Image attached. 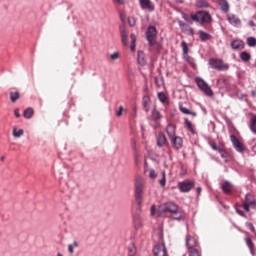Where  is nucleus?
I'll list each match as a JSON object with an SVG mask.
<instances>
[{"label":"nucleus","mask_w":256,"mask_h":256,"mask_svg":"<svg viewBox=\"0 0 256 256\" xmlns=\"http://www.w3.org/2000/svg\"><path fill=\"white\" fill-rule=\"evenodd\" d=\"M163 213H170L172 219H175L176 221H180V219H183L184 217L183 211L179 210V206L174 202L162 204L159 208L158 217H161Z\"/></svg>","instance_id":"nucleus-1"},{"label":"nucleus","mask_w":256,"mask_h":256,"mask_svg":"<svg viewBox=\"0 0 256 256\" xmlns=\"http://www.w3.org/2000/svg\"><path fill=\"white\" fill-rule=\"evenodd\" d=\"M135 199L139 207L143 203V193H145V178L142 176H137L135 178Z\"/></svg>","instance_id":"nucleus-2"},{"label":"nucleus","mask_w":256,"mask_h":256,"mask_svg":"<svg viewBox=\"0 0 256 256\" xmlns=\"http://www.w3.org/2000/svg\"><path fill=\"white\" fill-rule=\"evenodd\" d=\"M191 19L200 25H209L213 22L211 14L207 11H197L195 14H191Z\"/></svg>","instance_id":"nucleus-3"},{"label":"nucleus","mask_w":256,"mask_h":256,"mask_svg":"<svg viewBox=\"0 0 256 256\" xmlns=\"http://www.w3.org/2000/svg\"><path fill=\"white\" fill-rule=\"evenodd\" d=\"M209 65L212 69H216V71H229V64H226L221 59L212 58L209 61Z\"/></svg>","instance_id":"nucleus-4"},{"label":"nucleus","mask_w":256,"mask_h":256,"mask_svg":"<svg viewBox=\"0 0 256 256\" xmlns=\"http://www.w3.org/2000/svg\"><path fill=\"white\" fill-rule=\"evenodd\" d=\"M196 83L199 89L203 91V93H205L208 97H213V90L211 89V86L205 82V80L197 78Z\"/></svg>","instance_id":"nucleus-5"},{"label":"nucleus","mask_w":256,"mask_h":256,"mask_svg":"<svg viewBox=\"0 0 256 256\" xmlns=\"http://www.w3.org/2000/svg\"><path fill=\"white\" fill-rule=\"evenodd\" d=\"M255 205V197H253V195H251L250 193L246 194L245 200L243 202L244 211H246V213H249V211H251L250 207H255Z\"/></svg>","instance_id":"nucleus-6"},{"label":"nucleus","mask_w":256,"mask_h":256,"mask_svg":"<svg viewBox=\"0 0 256 256\" xmlns=\"http://www.w3.org/2000/svg\"><path fill=\"white\" fill-rule=\"evenodd\" d=\"M195 187V181L186 180L178 183V189L181 193H189Z\"/></svg>","instance_id":"nucleus-7"},{"label":"nucleus","mask_w":256,"mask_h":256,"mask_svg":"<svg viewBox=\"0 0 256 256\" xmlns=\"http://www.w3.org/2000/svg\"><path fill=\"white\" fill-rule=\"evenodd\" d=\"M226 19L232 27H241V18L235 14H227Z\"/></svg>","instance_id":"nucleus-8"},{"label":"nucleus","mask_w":256,"mask_h":256,"mask_svg":"<svg viewBox=\"0 0 256 256\" xmlns=\"http://www.w3.org/2000/svg\"><path fill=\"white\" fill-rule=\"evenodd\" d=\"M146 37L148 43H151L153 41L157 40V28L155 26H149L146 32Z\"/></svg>","instance_id":"nucleus-9"},{"label":"nucleus","mask_w":256,"mask_h":256,"mask_svg":"<svg viewBox=\"0 0 256 256\" xmlns=\"http://www.w3.org/2000/svg\"><path fill=\"white\" fill-rule=\"evenodd\" d=\"M173 149L179 151V149H183V138L181 136H174L170 138Z\"/></svg>","instance_id":"nucleus-10"},{"label":"nucleus","mask_w":256,"mask_h":256,"mask_svg":"<svg viewBox=\"0 0 256 256\" xmlns=\"http://www.w3.org/2000/svg\"><path fill=\"white\" fill-rule=\"evenodd\" d=\"M230 139L236 150L239 151V153H243L245 151V146L243 145V143H241V141H239L236 135H231Z\"/></svg>","instance_id":"nucleus-11"},{"label":"nucleus","mask_w":256,"mask_h":256,"mask_svg":"<svg viewBox=\"0 0 256 256\" xmlns=\"http://www.w3.org/2000/svg\"><path fill=\"white\" fill-rule=\"evenodd\" d=\"M153 253L155 256L167 255V248H165V244L164 243L157 244L153 249Z\"/></svg>","instance_id":"nucleus-12"},{"label":"nucleus","mask_w":256,"mask_h":256,"mask_svg":"<svg viewBox=\"0 0 256 256\" xmlns=\"http://www.w3.org/2000/svg\"><path fill=\"white\" fill-rule=\"evenodd\" d=\"M186 247L188 251L195 249L197 247V240L193 236L188 235L186 238Z\"/></svg>","instance_id":"nucleus-13"},{"label":"nucleus","mask_w":256,"mask_h":256,"mask_svg":"<svg viewBox=\"0 0 256 256\" xmlns=\"http://www.w3.org/2000/svg\"><path fill=\"white\" fill-rule=\"evenodd\" d=\"M139 3L142 9H147L148 11H155V6L151 2V0H139Z\"/></svg>","instance_id":"nucleus-14"},{"label":"nucleus","mask_w":256,"mask_h":256,"mask_svg":"<svg viewBox=\"0 0 256 256\" xmlns=\"http://www.w3.org/2000/svg\"><path fill=\"white\" fill-rule=\"evenodd\" d=\"M149 51L152 53L161 51V43L157 42V40H152V42H149Z\"/></svg>","instance_id":"nucleus-15"},{"label":"nucleus","mask_w":256,"mask_h":256,"mask_svg":"<svg viewBox=\"0 0 256 256\" xmlns=\"http://www.w3.org/2000/svg\"><path fill=\"white\" fill-rule=\"evenodd\" d=\"M233 189L234 186L229 181H225L222 184V190L224 191V193H226V195H231V193H233Z\"/></svg>","instance_id":"nucleus-16"},{"label":"nucleus","mask_w":256,"mask_h":256,"mask_svg":"<svg viewBox=\"0 0 256 256\" xmlns=\"http://www.w3.org/2000/svg\"><path fill=\"white\" fill-rule=\"evenodd\" d=\"M157 145L158 147H165L167 145V137L163 132H160L157 136Z\"/></svg>","instance_id":"nucleus-17"},{"label":"nucleus","mask_w":256,"mask_h":256,"mask_svg":"<svg viewBox=\"0 0 256 256\" xmlns=\"http://www.w3.org/2000/svg\"><path fill=\"white\" fill-rule=\"evenodd\" d=\"M176 131H177V128L175 127V125H173V124H168L167 125L166 133H167L169 139H172L173 137H176L175 136Z\"/></svg>","instance_id":"nucleus-18"},{"label":"nucleus","mask_w":256,"mask_h":256,"mask_svg":"<svg viewBox=\"0 0 256 256\" xmlns=\"http://www.w3.org/2000/svg\"><path fill=\"white\" fill-rule=\"evenodd\" d=\"M231 47L234 50H241V49L245 48V43L243 41H241V40H234L231 43Z\"/></svg>","instance_id":"nucleus-19"},{"label":"nucleus","mask_w":256,"mask_h":256,"mask_svg":"<svg viewBox=\"0 0 256 256\" xmlns=\"http://www.w3.org/2000/svg\"><path fill=\"white\" fill-rule=\"evenodd\" d=\"M218 5L223 13H229V2L227 0H218Z\"/></svg>","instance_id":"nucleus-20"},{"label":"nucleus","mask_w":256,"mask_h":256,"mask_svg":"<svg viewBox=\"0 0 256 256\" xmlns=\"http://www.w3.org/2000/svg\"><path fill=\"white\" fill-rule=\"evenodd\" d=\"M218 153L220 154V156L222 157V159H224V161L227 163V161H230L231 159V154L229 152H227V150L220 148L218 150Z\"/></svg>","instance_id":"nucleus-21"},{"label":"nucleus","mask_w":256,"mask_h":256,"mask_svg":"<svg viewBox=\"0 0 256 256\" xmlns=\"http://www.w3.org/2000/svg\"><path fill=\"white\" fill-rule=\"evenodd\" d=\"M245 243H246L247 247L250 249L251 255H255V244L253 243V240H251L250 237H246Z\"/></svg>","instance_id":"nucleus-22"},{"label":"nucleus","mask_w":256,"mask_h":256,"mask_svg":"<svg viewBox=\"0 0 256 256\" xmlns=\"http://www.w3.org/2000/svg\"><path fill=\"white\" fill-rule=\"evenodd\" d=\"M21 98V93L19 91H10V101L12 103H17L19 99Z\"/></svg>","instance_id":"nucleus-23"},{"label":"nucleus","mask_w":256,"mask_h":256,"mask_svg":"<svg viewBox=\"0 0 256 256\" xmlns=\"http://www.w3.org/2000/svg\"><path fill=\"white\" fill-rule=\"evenodd\" d=\"M179 110L184 115H191L192 117H197V112H191V110H189L188 108H185V106H183V105L179 106Z\"/></svg>","instance_id":"nucleus-24"},{"label":"nucleus","mask_w":256,"mask_h":256,"mask_svg":"<svg viewBox=\"0 0 256 256\" xmlns=\"http://www.w3.org/2000/svg\"><path fill=\"white\" fill-rule=\"evenodd\" d=\"M240 59L244 63H249L251 61V54H249V52L243 51L240 53Z\"/></svg>","instance_id":"nucleus-25"},{"label":"nucleus","mask_w":256,"mask_h":256,"mask_svg":"<svg viewBox=\"0 0 256 256\" xmlns=\"http://www.w3.org/2000/svg\"><path fill=\"white\" fill-rule=\"evenodd\" d=\"M198 35H199L201 41H209V39H211V34L205 32L203 30L198 31Z\"/></svg>","instance_id":"nucleus-26"},{"label":"nucleus","mask_w":256,"mask_h":256,"mask_svg":"<svg viewBox=\"0 0 256 256\" xmlns=\"http://www.w3.org/2000/svg\"><path fill=\"white\" fill-rule=\"evenodd\" d=\"M120 32H121V38H122V43L123 45H125V47H127L128 43H127V31L125 30V27H121L120 28Z\"/></svg>","instance_id":"nucleus-27"},{"label":"nucleus","mask_w":256,"mask_h":256,"mask_svg":"<svg viewBox=\"0 0 256 256\" xmlns=\"http://www.w3.org/2000/svg\"><path fill=\"white\" fill-rule=\"evenodd\" d=\"M138 63L142 66L147 63V60L145 59V53L143 51H138Z\"/></svg>","instance_id":"nucleus-28"},{"label":"nucleus","mask_w":256,"mask_h":256,"mask_svg":"<svg viewBox=\"0 0 256 256\" xmlns=\"http://www.w3.org/2000/svg\"><path fill=\"white\" fill-rule=\"evenodd\" d=\"M33 115H35L33 108H27L23 113V117H25V119H31Z\"/></svg>","instance_id":"nucleus-29"},{"label":"nucleus","mask_w":256,"mask_h":256,"mask_svg":"<svg viewBox=\"0 0 256 256\" xmlns=\"http://www.w3.org/2000/svg\"><path fill=\"white\" fill-rule=\"evenodd\" d=\"M79 247V242L74 241L73 244H69L68 245V252L70 253V255H73V253H75V248Z\"/></svg>","instance_id":"nucleus-30"},{"label":"nucleus","mask_w":256,"mask_h":256,"mask_svg":"<svg viewBox=\"0 0 256 256\" xmlns=\"http://www.w3.org/2000/svg\"><path fill=\"white\" fill-rule=\"evenodd\" d=\"M137 255V248H135V244H130L128 246V256H135Z\"/></svg>","instance_id":"nucleus-31"},{"label":"nucleus","mask_w":256,"mask_h":256,"mask_svg":"<svg viewBox=\"0 0 256 256\" xmlns=\"http://www.w3.org/2000/svg\"><path fill=\"white\" fill-rule=\"evenodd\" d=\"M134 227L135 229H141L143 227V221L138 216L134 218Z\"/></svg>","instance_id":"nucleus-32"},{"label":"nucleus","mask_w":256,"mask_h":256,"mask_svg":"<svg viewBox=\"0 0 256 256\" xmlns=\"http://www.w3.org/2000/svg\"><path fill=\"white\" fill-rule=\"evenodd\" d=\"M185 127L188 129V131H191L193 135H195V129L193 128V124L187 118H185Z\"/></svg>","instance_id":"nucleus-33"},{"label":"nucleus","mask_w":256,"mask_h":256,"mask_svg":"<svg viewBox=\"0 0 256 256\" xmlns=\"http://www.w3.org/2000/svg\"><path fill=\"white\" fill-rule=\"evenodd\" d=\"M130 39L132 41L130 49H131L132 52H135V47H136L135 43H137V36H135V34H131Z\"/></svg>","instance_id":"nucleus-34"},{"label":"nucleus","mask_w":256,"mask_h":256,"mask_svg":"<svg viewBox=\"0 0 256 256\" xmlns=\"http://www.w3.org/2000/svg\"><path fill=\"white\" fill-rule=\"evenodd\" d=\"M152 119H154V121H159V119H161V112L154 108L152 111Z\"/></svg>","instance_id":"nucleus-35"},{"label":"nucleus","mask_w":256,"mask_h":256,"mask_svg":"<svg viewBox=\"0 0 256 256\" xmlns=\"http://www.w3.org/2000/svg\"><path fill=\"white\" fill-rule=\"evenodd\" d=\"M184 59L195 69V59L189 56V54L184 55Z\"/></svg>","instance_id":"nucleus-36"},{"label":"nucleus","mask_w":256,"mask_h":256,"mask_svg":"<svg viewBox=\"0 0 256 256\" xmlns=\"http://www.w3.org/2000/svg\"><path fill=\"white\" fill-rule=\"evenodd\" d=\"M24 133L25 131L23 129H20L19 131H17L16 127L13 128V137H16V138L22 137Z\"/></svg>","instance_id":"nucleus-37"},{"label":"nucleus","mask_w":256,"mask_h":256,"mask_svg":"<svg viewBox=\"0 0 256 256\" xmlns=\"http://www.w3.org/2000/svg\"><path fill=\"white\" fill-rule=\"evenodd\" d=\"M181 47H182V51H183L184 56L188 55V53H189V46L187 45V42L182 41Z\"/></svg>","instance_id":"nucleus-38"},{"label":"nucleus","mask_w":256,"mask_h":256,"mask_svg":"<svg viewBox=\"0 0 256 256\" xmlns=\"http://www.w3.org/2000/svg\"><path fill=\"white\" fill-rule=\"evenodd\" d=\"M247 45H248V47H256V39H255V37L247 38Z\"/></svg>","instance_id":"nucleus-39"},{"label":"nucleus","mask_w":256,"mask_h":256,"mask_svg":"<svg viewBox=\"0 0 256 256\" xmlns=\"http://www.w3.org/2000/svg\"><path fill=\"white\" fill-rule=\"evenodd\" d=\"M158 99L161 101V103H167V95L163 92L158 93Z\"/></svg>","instance_id":"nucleus-40"},{"label":"nucleus","mask_w":256,"mask_h":256,"mask_svg":"<svg viewBox=\"0 0 256 256\" xmlns=\"http://www.w3.org/2000/svg\"><path fill=\"white\" fill-rule=\"evenodd\" d=\"M150 215L151 217H155V215L159 217V211L157 212L155 204L151 206Z\"/></svg>","instance_id":"nucleus-41"},{"label":"nucleus","mask_w":256,"mask_h":256,"mask_svg":"<svg viewBox=\"0 0 256 256\" xmlns=\"http://www.w3.org/2000/svg\"><path fill=\"white\" fill-rule=\"evenodd\" d=\"M251 129L253 133H256V116L252 117L251 119Z\"/></svg>","instance_id":"nucleus-42"},{"label":"nucleus","mask_w":256,"mask_h":256,"mask_svg":"<svg viewBox=\"0 0 256 256\" xmlns=\"http://www.w3.org/2000/svg\"><path fill=\"white\" fill-rule=\"evenodd\" d=\"M188 251H189V256H201L197 248H193L192 250H188Z\"/></svg>","instance_id":"nucleus-43"},{"label":"nucleus","mask_w":256,"mask_h":256,"mask_svg":"<svg viewBox=\"0 0 256 256\" xmlns=\"http://www.w3.org/2000/svg\"><path fill=\"white\" fill-rule=\"evenodd\" d=\"M197 7H209V4L205 0H199L197 2Z\"/></svg>","instance_id":"nucleus-44"},{"label":"nucleus","mask_w":256,"mask_h":256,"mask_svg":"<svg viewBox=\"0 0 256 256\" xmlns=\"http://www.w3.org/2000/svg\"><path fill=\"white\" fill-rule=\"evenodd\" d=\"M161 187H165L167 180H166V176H165V172H162V179L159 181Z\"/></svg>","instance_id":"nucleus-45"},{"label":"nucleus","mask_w":256,"mask_h":256,"mask_svg":"<svg viewBox=\"0 0 256 256\" xmlns=\"http://www.w3.org/2000/svg\"><path fill=\"white\" fill-rule=\"evenodd\" d=\"M246 227L252 231V233H256L255 226L251 222H246Z\"/></svg>","instance_id":"nucleus-46"},{"label":"nucleus","mask_w":256,"mask_h":256,"mask_svg":"<svg viewBox=\"0 0 256 256\" xmlns=\"http://www.w3.org/2000/svg\"><path fill=\"white\" fill-rule=\"evenodd\" d=\"M120 55L118 52H114L113 54L110 55V59L112 61H117V59H119Z\"/></svg>","instance_id":"nucleus-47"},{"label":"nucleus","mask_w":256,"mask_h":256,"mask_svg":"<svg viewBox=\"0 0 256 256\" xmlns=\"http://www.w3.org/2000/svg\"><path fill=\"white\" fill-rule=\"evenodd\" d=\"M149 177H150V179H156L157 178V172H155V170H150Z\"/></svg>","instance_id":"nucleus-48"},{"label":"nucleus","mask_w":256,"mask_h":256,"mask_svg":"<svg viewBox=\"0 0 256 256\" xmlns=\"http://www.w3.org/2000/svg\"><path fill=\"white\" fill-rule=\"evenodd\" d=\"M124 108L123 106L119 107V110L116 112L117 117H121L123 115Z\"/></svg>","instance_id":"nucleus-49"},{"label":"nucleus","mask_w":256,"mask_h":256,"mask_svg":"<svg viewBox=\"0 0 256 256\" xmlns=\"http://www.w3.org/2000/svg\"><path fill=\"white\" fill-rule=\"evenodd\" d=\"M179 25H180L181 29H185V27H187L189 29V31H191V27H189V25L183 23L182 21L179 22Z\"/></svg>","instance_id":"nucleus-50"},{"label":"nucleus","mask_w":256,"mask_h":256,"mask_svg":"<svg viewBox=\"0 0 256 256\" xmlns=\"http://www.w3.org/2000/svg\"><path fill=\"white\" fill-rule=\"evenodd\" d=\"M143 107H144L145 111H149V101L144 100Z\"/></svg>","instance_id":"nucleus-51"},{"label":"nucleus","mask_w":256,"mask_h":256,"mask_svg":"<svg viewBox=\"0 0 256 256\" xmlns=\"http://www.w3.org/2000/svg\"><path fill=\"white\" fill-rule=\"evenodd\" d=\"M135 164L136 165H140L141 164V160L139 159V154H135Z\"/></svg>","instance_id":"nucleus-52"},{"label":"nucleus","mask_w":256,"mask_h":256,"mask_svg":"<svg viewBox=\"0 0 256 256\" xmlns=\"http://www.w3.org/2000/svg\"><path fill=\"white\" fill-rule=\"evenodd\" d=\"M14 115H15V117H17V119H19V117H21V114L19 113V108H16L14 110Z\"/></svg>","instance_id":"nucleus-53"},{"label":"nucleus","mask_w":256,"mask_h":256,"mask_svg":"<svg viewBox=\"0 0 256 256\" xmlns=\"http://www.w3.org/2000/svg\"><path fill=\"white\" fill-rule=\"evenodd\" d=\"M128 23L131 27H133L135 25V19L134 18H129L128 19Z\"/></svg>","instance_id":"nucleus-54"},{"label":"nucleus","mask_w":256,"mask_h":256,"mask_svg":"<svg viewBox=\"0 0 256 256\" xmlns=\"http://www.w3.org/2000/svg\"><path fill=\"white\" fill-rule=\"evenodd\" d=\"M211 148H212L214 151H218V152H219V150L221 149V148H218V147H217V144H215V143H212V144H211Z\"/></svg>","instance_id":"nucleus-55"},{"label":"nucleus","mask_w":256,"mask_h":256,"mask_svg":"<svg viewBox=\"0 0 256 256\" xmlns=\"http://www.w3.org/2000/svg\"><path fill=\"white\" fill-rule=\"evenodd\" d=\"M236 213H238V215H240L241 217H245V212L244 211L236 209Z\"/></svg>","instance_id":"nucleus-56"},{"label":"nucleus","mask_w":256,"mask_h":256,"mask_svg":"<svg viewBox=\"0 0 256 256\" xmlns=\"http://www.w3.org/2000/svg\"><path fill=\"white\" fill-rule=\"evenodd\" d=\"M114 3H118L119 5H124L125 4V0H113Z\"/></svg>","instance_id":"nucleus-57"},{"label":"nucleus","mask_w":256,"mask_h":256,"mask_svg":"<svg viewBox=\"0 0 256 256\" xmlns=\"http://www.w3.org/2000/svg\"><path fill=\"white\" fill-rule=\"evenodd\" d=\"M182 31H187L188 33H193V28H191V30H189L188 27H184V29H182Z\"/></svg>","instance_id":"nucleus-58"},{"label":"nucleus","mask_w":256,"mask_h":256,"mask_svg":"<svg viewBox=\"0 0 256 256\" xmlns=\"http://www.w3.org/2000/svg\"><path fill=\"white\" fill-rule=\"evenodd\" d=\"M196 191H197L198 195H201V191H203V189L201 187H198Z\"/></svg>","instance_id":"nucleus-59"},{"label":"nucleus","mask_w":256,"mask_h":256,"mask_svg":"<svg viewBox=\"0 0 256 256\" xmlns=\"http://www.w3.org/2000/svg\"><path fill=\"white\" fill-rule=\"evenodd\" d=\"M249 25H250V27H255V22H254L253 20H251V21L249 22Z\"/></svg>","instance_id":"nucleus-60"},{"label":"nucleus","mask_w":256,"mask_h":256,"mask_svg":"<svg viewBox=\"0 0 256 256\" xmlns=\"http://www.w3.org/2000/svg\"><path fill=\"white\" fill-rule=\"evenodd\" d=\"M0 161L3 163L5 161V156H1Z\"/></svg>","instance_id":"nucleus-61"},{"label":"nucleus","mask_w":256,"mask_h":256,"mask_svg":"<svg viewBox=\"0 0 256 256\" xmlns=\"http://www.w3.org/2000/svg\"><path fill=\"white\" fill-rule=\"evenodd\" d=\"M120 17H121V19H122V21H123V19H124V18H123V13L120 14Z\"/></svg>","instance_id":"nucleus-62"},{"label":"nucleus","mask_w":256,"mask_h":256,"mask_svg":"<svg viewBox=\"0 0 256 256\" xmlns=\"http://www.w3.org/2000/svg\"><path fill=\"white\" fill-rule=\"evenodd\" d=\"M57 256H63V254H61V253H58V254H57Z\"/></svg>","instance_id":"nucleus-63"},{"label":"nucleus","mask_w":256,"mask_h":256,"mask_svg":"<svg viewBox=\"0 0 256 256\" xmlns=\"http://www.w3.org/2000/svg\"><path fill=\"white\" fill-rule=\"evenodd\" d=\"M252 95L255 96V92H252Z\"/></svg>","instance_id":"nucleus-64"}]
</instances>
